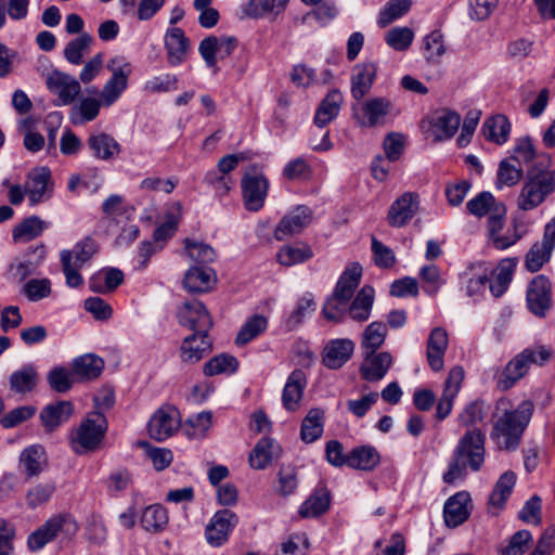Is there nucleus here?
<instances>
[{
  "label": "nucleus",
  "instance_id": "obj_1",
  "mask_svg": "<svg viewBox=\"0 0 555 555\" xmlns=\"http://www.w3.org/2000/svg\"><path fill=\"white\" fill-rule=\"evenodd\" d=\"M533 410L531 400H524L517 406L505 397L496 401L490 438L500 450L514 451L518 448Z\"/></svg>",
  "mask_w": 555,
  "mask_h": 555
},
{
  "label": "nucleus",
  "instance_id": "obj_2",
  "mask_svg": "<svg viewBox=\"0 0 555 555\" xmlns=\"http://www.w3.org/2000/svg\"><path fill=\"white\" fill-rule=\"evenodd\" d=\"M486 436L479 428L468 429L459 439L447 472L442 476L446 483L452 485L464 480L467 469L479 472L485 463Z\"/></svg>",
  "mask_w": 555,
  "mask_h": 555
},
{
  "label": "nucleus",
  "instance_id": "obj_3",
  "mask_svg": "<svg viewBox=\"0 0 555 555\" xmlns=\"http://www.w3.org/2000/svg\"><path fill=\"white\" fill-rule=\"evenodd\" d=\"M552 157L547 153L538 156L527 172V180L517 198L521 210H531L541 205L555 191V170L551 169Z\"/></svg>",
  "mask_w": 555,
  "mask_h": 555
},
{
  "label": "nucleus",
  "instance_id": "obj_4",
  "mask_svg": "<svg viewBox=\"0 0 555 555\" xmlns=\"http://www.w3.org/2000/svg\"><path fill=\"white\" fill-rule=\"evenodd\" d=\"M77 531L78 525L72 515L57 514L47 519L28 535L27 545L31 552H37L60 537L72 539Z\"/></svg>",
  "mask_w": 555,
  "mask_h": 555
},
{
  "label": "nucleus",
  "instance_id": "obj_5",
  "mask_svg": "<svg viewBox=\"0 0 555 555\" xmlns=\"http://www.w3.org/2000/svg\"><path fill=\"white\" fill-rule=\"evenodd\" d=\"M107 430V422L100 411L91 412L70 436V447L76 454L96 450Z\"/></svg>",
  "mask_w": 555,
  "mask_h": 555
},
{
  "label": "nucleus",
  "instance_id": "obj_6",
  "mask_svg": "<svg viewBox=\"0 0 555 555\" xmlns=\"http://www.w3.org/2000/svg\"><path fill=\"white\" fill-rule=\"evenodd\" d=\"M98 253V246L91 237H85L73 249L60 253L63 273L69 287H78L83 279L79 270Z\"/></svg>",
  "mask_w": 555,
  "mask_h": 555
},
{
  "label": "nucleus",
  "instance_id": "obj_7",
  "mask_svg": "<svg viewBox=\"0 0 555 555\" xmlns=\"http://www.w3.org/2000/svg\"><path fill=\"white\" fill-rule=\"evenodd\" d=\"M550 356L551 353L545 347L525 349L506 364L498 378V388L501 390L512 388L516 382L526 375L530 363L543 364L550 359Z\"/></svg>",
  "mask_w": 555,
  "mask_h": 555
},
{
  "label": "nucleus",
  "instance_id": "obj_8",
  "mask_svg": "<svg viewBox=\"0 0 555 555\" xmlns=\"http://www.w3.org/2000/svg\"><path fill=\"white\" fill-rule=\"evenodd\" d=\"M112 77L104 85L100 98L104 106L114 104L127 89L128 78L131 74V64L120 55L112 57L107 63Z\"/></svg>",
  "mask_w": 555,
  "mask_h": 555
},
{
  "label": "nucleus",
  "instance_id": "obj_9",
  "mask_svg": "<svg viewBox=\"0 0 555 555\" xmlns=\"http://www.w3.org/2000/svg\"><path fill=\"white\" fill-rule=\"evenodd\" d=\"M241 188L245 208L249 211L260 210L263 207L269 189V182L264 176L253 166L243 176Z\"/></svg>",
  "mask_w": 555,
  "mask_h": 555
},
{
  "label": "nucleus",
  "instance_id": "obj_10",
  "mask_svg": "<svg viewBox=\"0 0 555 555\" xmlns=\"http://www.w3.org/2000/svg\"><path fill=\"white\" fill-rule=\"evenodd\" d=\"M390 109L391 102L387 98H372L352 105L353 117L362 128L383 126Z\"/></svg>",
  "mask_w": 555,
  "mask_h": 555
},
{
  "label": "nucleus",
  "instance_id": "obj_11",
  "mask_svg": "<svg viewBox=\"0 0 555 555\" xmlns=\"http://www.w3.org/2000/svg\"><path fill=\"white\" fill-rule=\"evenodd\" d=\"M506 214V208L504 205H498L495 210L489 216L488 219V232L489 236L498 249H505L512 245H514L518 240H520L525 233L524 224L519 223L517 220L513 221V233L511 236H502L501 232L504 228V216Z\"/></svg>",
  "mask_w": 555,
  "mask_h": 555
},
{
  "label": "nucleus",
  "instance_id": "obj_12",
  "mask_svg": "<svg viewBox=\"0 0 555 555\" xmlns=\"http://www.w3.org/2000/svg\"><path fill=\"white\" fill-rule=\"evenodd\" d=\"M177 318L180 325L197 332H209L212 326V319L199 300H189L179 307L177 311Z\"/></svg>",
  "mask_w": 555,
  "mask_h": 555
},
{
  "label": "nucleus",
  "instance_id": "obj_13",
  "mask_svg": "<svg viewBox=\"0 0 555 555\" xmlns=\"http://www.w3.org/2000/svg\"><path fill=\"white\" fill-rule=\"evenodd\" d=\"M528 309L539 318L546 317L552 308V285L544 275L535 276L527 289Z\"/></svg>",
  "mask_w": 555,
  "mask_h": 555
},
{
  "label": "nucleus",
  "instance_id": "obj_14",
  "mask_svg": "<svg viewBox=\"0 0 555 555\" xmlns=\"http://www.w3.org/2000/svg\"><path fill=\"white\" fill-rule=\"evenodd\" d=\"M237 521L236 514L230 509L216 512L205 530L207 542L214 547L224 544Z\"/></svg>",
  "mask_w": 555,
  "mask_h": 555
},
{
  "label": "nucleus",
  "instance_id": "obj_15",
  "mask_svg": "<svg viewBox=\"0 0 555 555\" xmlns=\"http://www.w3.org/2000/svg\"><path fill=\"white\" fill-rule=\"evenodd\" d=\"M236 48V39L234 37L208 36L204 38L198 47V52L205 61L206 65L218 70V59H224L232 54Z\"/></svg>",
  "mask_w": 555,
  "mask_h": 555
},
{
  "label": "nucleus",
  "instance_id": "obj_16",
  "mask_svg": "<svg viewBox=\"0 0 555 555\" xmlns=\"http://www.w3.org/2000/svg\"><path fill=\"white\" fill-rule=\"evenodd\" d=\"M25 191L30 206L49 199L53 193L51 171L47 167L31 170L27 176Z\"/></svg>",
  "mask_w": 555,
  "mask_h": 555
},
{
  "label": "nucleus",
  "instance_id": "obj_17",
  "mask_svg": "<svg viewBox=\"0 0 555 555\" xmlns=\"http://www.w3.org/2000/svg\"><path fill=\"white\" fill-rule=\"evenodd\" d=\"M46 83L57 96V105L72 104L81 91L80 83L75 77L59 70L49 74Z\"/></svg>",
  "mask_w": 555,
  "mask_h": 555
},
{
  "label": "nucleus",
  "instance_id": "obj_18",
  "mask_svg": "<svg viewBox=\"0 0 555 555\" xmlns=\"http://www.w3.org/2000/svg\"><path fill=\"white\" fill-rule=\"evenodd\" d=\"M212 350V340L208 332H197L186 336L179 348V358L182 363L194 364L199 362Z\"/></svg>",
  "mask_w": 555,
  "mask_h": 555
},
{
  "label": "nucleus",
  "instance_id": "obj_19",
  "mask_svg": "<svg viewBox=\"0 0 555 555\" xmlns=\"http://www.w3.org/2000/svg\"><path fill=\"white\" fill-rule=\"evenodd\" d=\"M464 369L461 365L453 366L444 382L442 395L438 401L436 409V417L440 421L447 418L453 408V402L460 392L464 380Z\"/></svg>",
  "mask_w": 555,
  "mask_h": 555
},
{
  "label": "nucleus",
  "instance_id": "obj_20",
  "mask_svg": "<svg viewBox=\"0 0 555 555\" xmlns=\"http://www.w3.org/2000/svg\"><path fill=\"white\" fill-rule=\"evenodd\" d=\"M420 208V198L416 193L405 192L389 207L387 222L393 228L404 227L416 215Z\"/></svg>",
  "mask_w": 555,
  "mask_h": 555
},
{
  "label": "nucleus",
  "instance_id": "obj_21",
  "mask_svg": "<svg viewBox=\"0 0 555 555\" xmlns=\"http://www.w3.org/2000/svg\"><path fill=\"white\" fill-rule=\"evenodd\" d=\"M311 222V210L307 206H297L286 214L274 230V237L283 241L300 233Z\"/></svg>",
  "mask_w": 555,
  "mask_h": 555
},
{
  "label": "nucleus",
  "instance_id": "obj_22",
  "mask_svg": "<svg viewBox=\"0 0 555 555\" xmlns=\"http://www.w3.org/2000/svg\"><path fill=\"white\" fill-rule=\"evenodd\" d=\"M179 427V412L176 409H159L150 420L149 433L153 439L164 441L171 437Z\"/></svg>",
  "mask_w": 555,
  "mask_h": 555
},
{
  "label": "nucleus",
  "instance_id": "obj_23",
  "mask_svg": "<svg viewBox=\"0 0 555 555\" xmlns=\"http://www.w3.org/2000/svg\"><path fill=\"white\" fill-rule=\"evenodd\" d=\"M377 75L375 63L365 62L353 66L350 78L352 98L360 102L370 92Z\"/></svg>",
  "mask_w": 555,
  "mask_h": 555
},
{
  "label": "nucleus",
  "instance_id": "obj_24",
  "mask_svg": "<svg viewBox=\"0 0 555 555\" xmlns=\"http://www.w3.org/2000/svg\"><path fill=\"white\" fill-rule=\"evenodd\" d=\"M40 383L38 367L27 363L13 371L9 376V387L14 395L26 396L34 392Z\"/></svg>",
  "mask_w": 555,
  "mask_h": 555
},
{
  "label": "nucleus",
  "instance_id": "obj_25",
  "mask_svg": "<svg viewBox=\"0 0 555 555\" xmlns=\"http://www.w3.org/2000/svg\"><path fill=\"white\" fill-rule=\"evenodd\" d=\"M470 495L461 491L450 496L444 503L443 518L449 528H455L467 520L470 514Z\"/></svg>",
  "mask_w": 555,
  "mask_h": 555
},
{
  "label": "nucleus",
  "instance_id": "obj_26",
  "mask_svg": "<svg viewBox=\"0 0 555 555\" xmlns=\"http://www.w3.org/2000/svg\"><path fill=\"white\" fill-rule=\"evenodd\" d=\"M392 361V356L386 351L364 352V359L360 366L362 378L367 382L380 380L387 374Z\"/></svg>",
  "mask_w": 555,
  "mask_h": 555
},
{
  "label": "nucleus",
  "instance_id": "obj_27",
  "mask_svg": "<svg viewBox=\"0 0 555 555\" xmlns=\"http://www.w3.org/2000/svg\"><path fill=\"white\" fill-rule=\"evenodd\" d=\"M448 345L449 337L447 331L440 326L433 328L426 347L427 362L433 371L439 372L443 369Z\"/></svg>",
  "mask_w": 555,
  "mask_h": 555
},
{
  "label": "nucleus",
  "instance_id": "obj_28",
  "mask_svg": "<svg viewBox=\"0 0 555 555\" xmlns=\"http://www.w3.org/2000/svg\"><path fill=\"white\" fill-rule=\"evenodd\" d=\"M87 145L95 159L113 162L121 152V146L115 138L105 132L91 133Z\"/></svg>",
  "mask_w": 555,
  "mask_h": 555
},
{
  "label": "nucleus",
  "instance_id": "obj_29",
  "mask_svg": "<svg viewBox=\"0 0 555 555\" xmlns=\"http://www.w3.org/2000/svg\"><path fill=\"white\" fill-rule=\"evenodd\" d=\"M164 41L168 63L171 66H177L184 62L190 48V40L184 31L179 27L168 28Z\"/></svg>",
  "mask_w": 555,
  "mask_h": 555
},
{
  "label": "nucleus",
  "instance_id": "obj_30",
  "mask_svg": "<svg viewBox=\"0 0 555 555\" xmlns=\"http://www.w3.org/2000/svg\"><path fill=\"white\" fill-rule=\"evenodd\" d=\"M48 464L46 450L42 446L34 444L25 448L18 459V470L27 478L38 476Z\"/></svg>",
  "mask_w": 555,
  "mask_h": 555
},
{
  "label": "nucleus",
  "instance_id": "obj_31",
  "mask_svg": "<svg viewBox=\"0 0 555 555\" xmlns=\"http://www.w3.org/2000/svg\"><path fill=\"white\" fill-rule=\"evenodd\" d=\"M353 350L354 343L351 339H333L324 348L323 364L331 370H337L351 358Z\"/></svg>",
  "mask_w": 555,
  "mask_h": 555
},
{
  "label": "nucleus",
  "instance_id": "obj_32",
  "mask_svg": "<svg viewBox=\"0 0 555 555\" xmlns=\"http://www.w3.org/2000/svg\"><path fill=\"white\" fill-rule=\"evenodd\" d=\"M306 385L307 378L304 371L294 370L289 374L282 392V403L287 411L295 412L298 410Z\"/></svg>",
  "mask_w": 555,
  "mask_h": 555
},
{
  "label": "nucleus",
  "instance_id": "obj_33",
  "mask_svg": "<svg viewBox=\"0 0 555 555\" xmlns=\"http://www.w3.org/2000/svg\"><path fill=\"white\" fill-rule=\"evenodd\" d=\"M44 245H38L29 248L23 259L15 260L10 264L11 274L20 282L24 281L27 276L34 274L46 257Z\"/></svg>",
  "mask_w": 555,
  "mask_h": 555
},
{
  "label": "nucleus",
  "instance_id": "obj_34",
  "mask_svg": "<svg viewBox=\"0 0 555 555\" xmlns=\"http://www.w3.org/2000/svg\"><path fill=\"white\" fill-rule=\"evenodd\" d=\"M73 413V403L62 400L44 406L40 413V420L48 431H53L63 423H66L72 417Z\"/></svg>",
  "mask_w": 555,
  "mask_h": 555
},
{
  "label": "nucleus",
  "instance_id": "obj_35",
  "mask_svg": "<svg viewBox=\"0 0 555 555\" xmlns=\"http://www.w3.org/2000/svg\"><path fill=\"white\" fill-rule=\"evenodd\" d=\"M461 125V116L447 108L438 111L431 119L436 140L442 141L452 138Z\"/></svg>",
  "mask_w": 555,
  "mask_h": 555
},
{
  "label": "nucleus",
  "instance_id": "obj_36",
  "mask_svg": "<svg viewBox=\"0 0 555 555\" xmlns=\"http://www.w3.org/2000/svg\"><path fill=\"white\" fill-rule=\"evenodd\" d=\"M374 304V288L364 285L356 295L353 300L348 302V317L356 322L369 320Z\"/></svg>",
  "mask_w": 555,
  "mask_h": 555
},
{
  "label": "nucleus",
  "instance_id": "obj_37",
  "mask_svg": "<svg viewBox=\"0 0 555 555\" xmlns=\"http://www.w3.org/2000/svg\"><path fill=\"white\" fill-rule=\"evenodd\" d=\"M280 456V447L271 438L260 439L249 454V465L255 469H264L274 459Z\"/></svg>",
  "mask_w": 555,
  "mask_h": 555
},
{
  "label": "nucleus",
  "instance_id": "obj_38",
  "mask_svg": "<svg viewBox=\"0 0 555 555\" xmlns=\"http://www.w3.org/2000/svg\"><path fill=\"white\" fill-rule=\"evenodd\" d=\"M516 266L515 258H505L500 261L492 273L493 279H489V289L494 297H500L506 292Z\"/></svg>",
  "mask_w": 555,
  "mask_h": 555
},
{
  "label": "nucleus",
  "instance_id": "obj_39",
  "mask_svg": "<svg viewBox=\"0 0 555 555\" xmlns=\"http://www.w3.org/2000/svg\"><path fill=\"white\" fill-rule=\"evenodd\" d=\"M343 103V95L338 90L330 91L326 96L321 101L315 115L314 124L319 128L325 127L334 120L340 111Z\"/></svg>",
  "mask_w": 555,
  "mask_h": 555
},
{
  "label": "nucleus",
  "instance_id": "obj_40",
  "mask_svg": "<svg viewBox=\"0 0 555 555\" xmlns=\"http://www.w3.org/2000/svg\"><path fill=\"white\" fill-rule=\"evenodd\" d=\"M215 273L210 268L193 267L184 275L183 285L191 293H204L215 283Z\"/></svg>",
  "mask_w": 555,
  "mask_h": 555
},
{
  "label": "nucleus",
  "instance_id": "obj_41",
  "mask_svg": "<svg viewBox=\"0 0 555 555\" xmlns=\"http://www.w3.org/2000/svg\"><path fill=\"white\" fill-rule=\"evenodd\" d=\"M103 369L104 361L92 353H87L76 358L72 364L73 374L83 380H90L99 377Z\"/></svg>",
  "mask_w": 555,
  "mask_h": 555
},
{
  "label": "nucleus",
  "instance_id": "obj_42",
  "mask_svg": "<svg viewBox=\"0 0 555 555\" xmlns=\"http://www.w3.org/2000/svg\"><path fill=\"white\" fill-rule=\"evenodd\" d=\"M289 0H249L244 7V13L251 18L264 16L276 17L287 7Z\"/></svg>",
  "mask_w": 555,
  "mask_h": 555
},
{
  "label": "nucleus",
  "instance_id": "obj_43",
  "mask_svg": "<svg viewBox=\"0 0 555 555\" xmlns=\"http://www.w3.org/2000/svg\"><path fill=\"white\" fill-rule=\"evenodd\" d=\"M324 411L313 408L304 417L300 427V439L306 443L317 441L323 434Z\"/></svg>",
  "mask_w": 555,
  "mask_h": 555
},
{
  "label": "nucleus",
  "instance_id": "obj_44",
  "mask_svg": "<svg viewBox=\"0 0 555 555\" xmlns=\"http://www.w3.org/2000/svg\"><path fill=\"white\" fill-rule=\"evenodd\" d=\"M511 130L512 125L504 115L492 116L488 118L482 126L485 138L499 145L507 142Z\"/></svg>",
  "mask_w": 555,
  "mask_h": 555
},
{
  "label": "nucleus",
  "instance_id": "obj_45",
  "mask_svg": "<svg viewBox=\"0 0 555 555\" xmlns=\"http://www.w3.org/2000/svg\"><path fill=\"white\" fill-rule=\"evenodd\" d=\"M379 461V453L374 447L361 446L350 451L347 465L354 469L372 470L378 465Z\"/></svg>",
  "mask_w": 555,
  "mask_h": 555
},
{
  "label": "nucleus",
  "instance_id": "obj_46",
  "mask_svg": "<svg viewBox=\"0 0 555 555\" xmlns=\"http://www.w3.org/2000/svg\"><path fill=\"white\" fill-rule=\"evenodd\" d=\"M361 275V266L358 263H351L339 276L333 293L343 299H351L360 283Z\"/></svg>",
  "mask_w": 555,
  "mask_h": 555
},
{
  "label": "nucleus",
  "instance_id": "obj_47",
  "mask_svg": "<svg viewBox=\"0 0 555 555\" xmlns=\"http://www.w3.org/2000/svg\"><path fill=\"white\" fill-rule=\"evenodd\" d=\"M314 309L315 302L313 296L311 294H305L298 299L295 308L285 317L283 327L286 332L296 330Z\"/></svg>",
  "mask_w": 555,
  "mask_h": 555
},
{
  "label": "nucleus",
  "instance_id": "obj_48",
  "mask_svg": "<svg viewBox=\"0 0 555 555\" xmlns=\"http://www.w3.org/2000/svg\"><path fill=\"white\" fill-rule=\"evenodd\" d=\"M554 248V245L543 233L542 241L535 242L527 253L526 268L530 272L539 271L550 260Z\"/></svg>",
  "mask_w": 555,
  "mask_h": 555
},
{
  "label": "nucleus",
  "instance_id": "obj_49",
  "mask_svg": "<svg viewBox=\"0 0 555 555\" xmlns=\"http://www.w3.org/2000/svg\"><path fill=\"white\" fill-rule=\"evenodd\" d=\"M124 281V273L116 268H109L95 273L89 281L90 289L94 293L105 294L118 287Z\"/></svg>",
  "mask_w": 555,
  "mask_h": 555
},
{
  "label": "nucleus",
  "instance_id": "obj_50",
  "mask_svg": "<svg viewBox=\"0 0 555 555\" xmlns=\"http://www.w3.org/2000/svg\"><path fill=\"white\" fill-rule=\"evenodd\" d=\"M330 493L325 489H317L299 507L302 518H313L325 513L330 507Z\"/></svg>",
  "mask_w": 555,
  "mask_h": 555
},
{
  "label": "nucleus",
  "instance_id": "obj_51",
  "mask_svg": "<svg viewBox=\"0 0 555 555\" xmlns=\"http://www.w3.org/2000/svg\"><path fill=\"white\" fill-rule=\"evenodd\" d=\"M516 483V474L507 470L502 474L489 496V504L492 507L502 508L513 492Z\"/></svg>",
  "mask_w": 555,
  "mask_h": 555
},
{
  "label": "nucleus",
  "instance_id": "obj_52",
  "mask_svg": "<svg viewBox=\"0 0 555 555\" xmlns=\"http://www.w3.org/2000/svg\"><path fill=\"white\" fill-rule=\"evenodd\" d=\"M313 257V251L309 245H286L280 248L276 255L279 263L285 267H292L308 261Z\"/></svg>",
  "mask_w": 555,
  "mask_h": 555
},
{
  "label": "nucleus",
  "instance_id": "obj_53",
  "mask_svg": "<svg viewBox=\"0 0 555 555\" xmlns=\"http://www.w3.org/2000/svg\"><path fill=\"white\" fill-rule=\"evenodd\" d=\"M49 227V223L38 216H30L18 223L12 232L14 241L28 242L38 237L42 231Z\"/></svg>",
  "mask_w": 555,
  "mask_h": 555
},
{
  "label": "nucleus",
  "instance_id": "obj_54",
  "mask_svg": "<svg viewBox=\"0 0 555 555\" xmlns=\"http://www.w3.org/2000/svg\"><path fill=\"white\" fill-rule=\"evenodd\" d=\"M168 524L167 511L159 504L147 506L141 516V526L149 532H160Z\"/></svg>",
  "mask_w": 555,
  "mask_h": 555
},
{
  "label": "nucleus",
  "instance_id": "obj_55",
  "mask_svg": "<svg viewBox=\"0 0 555 555\" xmlns=\"http://www.w3.org/2000/svg\"><path fill=\"white\" fill-rule=\"evenodd\" d=\"M56 485L54 481H44L36 483L26 492V504L29 508L35 509L47 504L55 493Z\"/></svg>",
  "mask_w": 555,
  "mask_h": 555
},
{
  "label": "nucleus",
  "instance_id": "obj_56",
  "mask_svg": "<svg viewBox=\"0 0 555 555\" xmlns=\"http://www.w3.org/2000/svg\"><path fill=\"white\" fill-rule=\"evenodd\" d=\"M93 42L91 35L81 33L77 38L70 40L64 49V57L67 62L74 65H78L82 62L86 53Z\"/></svg>",
  "mask_w": 555,
  "mask_h": 555
},
{
  "label": "nucleus",
  "instance_id": "obj_57",
  "mask_svg": "<svg viewBox=\"0 0 555 555\" xmlns=\"http://www.w3.org/2000/svg\"><path fill=\"white\" fill-rule=\"evenodd\" d=\"M238 369V361L235 357L228 353H220L207 361L203 367L206 376L219 374H232Z\"/></svg>",
  "mask_w": 555,
  "mask_h": 555
},
{
  "label": "nucleus",
  "instance_id": "obj_58",
  "mask_svg": "<svg viewBox=\"0 0 555 555\" xmlns=\"http://www.w3.org/2000/svg\"><path fill=\"white\" fill-rule=\"evenodd\" d=\"M386 336L387 327L383 322L370 323L362 334L361 347L363 351H377L385 343Z\"/></svg>",
  "mask_w": 555,
  "mask_h": 555
},
{
  "label": "nucleus",
  "instance_id": "obj_59",
  "mask_svg": "<svg viewBox=\"0 0 555 555\" xmlns=\"http://www.w3.org/2000/svg\"><path fill=\"white\" fill-rule=\"evenodd\" d=\"M268 326V320L266 317L261 314H255L249 318L244 325L241 327L237 336L235 338V343L238 346H243L258 337L261 333L266 331Z\"/></svg>",
  "mask_w": 555,
  "mask_h": 555
},
{
  "label": "nucleus",
  "instance_id": "obj_60",
  "mask_svg": "<svg viewBox=\"0 0 555 555\" xmlns=\"http://www.w3.org/2000/svg\"><path fill=\"white\" fill-rule=\"evenodd\" d=\"M102 101L94 98H85L79 104L72 107L70 118L74 124H85L95 119L100 113Z\"/></svg>",
  "mask_w": 555,
  "mask_h": 555
},
{
  "label": "nucleus",
  "instance_id": "obj_61",
  "mask_svg": "<svg viewBox=\"0 0 555 555\" xmlns=\"http://www.w3.org/2000/svg\"><path fill=\"white\" fill-rule=\"evenodd\" d=\"M212 415L210 412H201L190 416L184 423V431L190 439H201L206 436L211 427Z\"/></svg>",
  "mask_w": 555,
  "mask_h": 555
},
{
  "label": "nucleus",
  "instance_id": "obj_62",
  "mask_svg": "<svg viewBox=\"0 0 555 555\" xmlns=\"http://www.w3.org/2000/svg\"><path fill=\"white\" fill-rule=\"evenodd\" d=\"M498 205H503L502 203H496L494 196L490 192H481L472 199H469L466 204V208L469 214L481 218L486 215H491Z\"/></svg>",
  "mask_w": 555,
  "mask_h": 555
},
{
  "label": "nucleus",
  "instance_id": "obj_63",
  "mask_svg": "<svg viewBox=\"0 0 555 555\" xmlns=\"http://www.w3.org/2000/svg\"><path fill=\"white\" fill-rule=\"evenodd\" d=\"M350 299H343L335 293L330 296L323 305L322 314L334 323H340L348 315V302Z\"/></svg>",
  "mask_w": 555,
  "mask_h": 555
},
{
  "label": "nucleus",
  "instance_id": "obj_64",
  "mask_svg": "<svg viewBox=\"0 0 555 555\" xmlns=\"http://www.w3.org/2000/svg\"><path fill=\"white\" fill-rule=\"evenodd\" d=\"M184 245L185 253L189 256V258L197 263H209L216 259L215 249L206 243L185 238Z\"/></svg>",
  "mask_w": 555,
  "mask_h": 555
}]
</instances>
